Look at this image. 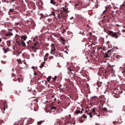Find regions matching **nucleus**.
Instances as JSON below:
<instances>
[{
    "label": "nucleus",
    "mask_w": 125,
    "mask_h": 125,
    "mask_svg": "<svg viewBox=\"0 0 125 125\" xmlns=\"http://www.w3.org/2000/svg\"><path fill=\"white\" fill-rule=\"evenodd\" d=\"M56 12H58L57 17L59 19H65V18L67 17V14L62 12V10H57Z\"/></svg>",
    "instance_id": "obj_1"
},
{
    "label": "nucleus",
    "mask_w": 125,
    "mask_h": 125,
    "mask_svg": "<svg viewBox=\"0 0 125 125\" xmlns=\"http://www.w3.org/2000/svg\"><path fill=\"white\" fill-rule=\"evenodd\" d=\"M109 35H110L113 38H114L116 39H117L118 37H119L118 36L119 32H114L112 31H110V30H108L106 32Z\"/></svg>",
    "instance_id": "obj_2"
},
{
    "label": "nucleus",
    "mask_w": 125,
    "mask_h": 125,
    "mask_svg": "<svg viewBox=\"0 0 125 125\" xmlns=\"http://www.w3.org/2000/svg\"><path fill=\"white\" fill-rule=\"evenodd\" d=\"M51 48L50 52V54H54L55 53L57 54L58 52L56 50L54 44L53 43H52L51 45Z\"/></svg>",
    "instance_id": "obj_3"
},
{
    "label": "nucleus",
    "mask_w": 125,
    "mask_h": 125,
    "mask_svg": "<svg viewBox=\"0 0 125 125\" xmlns=\"http://www.w3.org/2000/svg\"><path fill=\"white\" fill-rule=\"evenodd\" d=\"M97 111L96 108H94L92 110V112L88 113V115H90V117H92L95 114H97V113H96V112H97Z\"/></svg>",
    "instance_id": "obj_4"
},
{
    "label": "nucleus",
    "mask_w": 125,
    "mask_h": 125,
    "mask_svg": "<svg viewBox=\"0 0 125 125\" xmlns=\"http://www.w3.org/2000/svg\"><path fill=\"white\" fill-rule=\"evenodd\" d=\"M27 106H28V108L30 107L31 109H33L34 111H36V109L35 108V107L37 106L36 104H33L31 103H30L28 104L27 105Z\"/></svg>",
    "instance_id": "obj_5"
},
{
    "label": "nucleus",
    "mask_w": 125,
    "mask_h": 125,
    "mask_svg": "<svg viewBox=\"0 0 125 125\" xmlns=\"http://www.w3.org/2000/svg\"><path fill=\"white\" fill-rule=\"evenodd\" d=\"M72 64H71L69 65V66H68L67 67L68 70V71H73V72H71L73 74L74 73V70H73V67L72 66Z\"/></svg>",
    "instance_id": "obj_6"
},
{
    "label": "nucleus",
    "mask_w": 125,
    "mask_h": 125,
    "mask_svg": "<svg viewBox=\"0 0 125 125\" xmlns=\"http://www.w3.org/2000/svg\"><path fill=\"white\" fill-rule=\"evenodd\" d=\"M86 118V116L84 115H83L79 118V120L80 121V123L83 122L84 119Z\"/></svg>",
    "instance_id": "obj_7"
},
{
    "label": "nucleus",
    "mask_w": 125,
    "mask_h": 125,
    "mask_svg": "<svg viewBox=\"0 0 125 125\" xmlns=\"http://www.w3.org/2000/svg\"><path fill=\"white\" fill-rule=\"evenodd\" d=\"M57 11V10H56L54 12H52L51 13V15L54 16V18H56V17H57L58 12H56Z\"/></svg>",
    "instance_id": "obj_8"
},
{
    "label": "nucleus",
    "mask_w": 125,
    "mask_h": 125,
    "mask_svg": "<svg viewBox=\"0 0 125 125\" xmlns=\"http://www.w3.org/2000/svg\"><path fill=\"white\" fill-rule=\"evenodd\" d=\"M67 8V7H66L65 6V8L63 7V11H62L67 13V11L68 10V8Z\"/></svg>",
    "instance_id": "obj_9"
},
{
    "label": "nucleus",
    "mask_w": 125,
    "mask_h": 125,
    "mask_svg": "<svg viewBox=\"0 0 125 125\" xmlns=\"http://www.w3.org/2000/svg\"><path fill=\"white\" fill-rule=\"evenodd\" d=\"M31 42V41H29L27 42V43L28 44L27 46L28 47H31L32 49H34L35 50H36V49L34 47V46H31L30 45V43Z\"/></svg>",
    "instance_id": "obj_10"
},
{
    "label": "nucleus",
    "mask_w": 125,
    "mask_h": 125,
    "mask_svg": "<svg viewBox=\"0 0 125 125\" xmlns=\"http://www.w3.org/2000/svg\"><path fill=\"white\" fill-rule=\"evenodd\" d=\"M21 39H22V41H23V40L24 41H25L26 40V39H27V38L26 35H24V36H21Z\"/></svg>",
    "instance_id": "obj_11"
},
{
    "label": "nucleus",
    "mask_w": 125,
    "mask_h": 125,
    "mask_svg": "<svg viewBox=\"0 0 125 125\" xmlns=\"http://www.w3.org/2000/svg\"><path fill=\"white\" fill-rule=\"evenodd\" d=\"M111 54L108 53H106L104 55V57L105 58H110L111 56Z\"/></svg>",
    "instance_id": "obj_12"
},
{
    "label": "nucleus",
    "mask_w": 125,
    "mask_h": 125,
    "mask_svg": "<svg viewBox=\"0 0 125 125\" xmlns=\"http://www.w3.org/2000/svg\"><path fill=\"white\" fill-rule=\"evenodd\" d=\"M124 3L122 5L120 6V9L121 10L122 9H124L125 8V5L124 4Z\"/></svg>",
    "instance_id": "obj_13"
},
{
    "label": "nucleus",
    "mask_w": 125,
    "mask_h": 125,
    "mask_svg": "<svg viewBox=\"0 0 125 125\" xmlns=\"http://www.w3.org/2000/svg\"><path fill=\"white\" fill-rule=\"evenodd\" d=\"M50 3L54 5L56 4V2L53 0H51Z\"/></svg>",
    "instance_id": "obj_14"
},
{
    "label": "nucleus",
    "mask_w": 125,
    "mask_h": 125,
    "mask_svg": "<svg viewBox=\"0 0 125 125\" xmlns=\"http://www.w3.org/2000/svg\"><path fill=\"white\" fill-rule=\"evenodd\" d=\"M43 121H38L37 122V124L38 125H40L43 122Z\"/></svg>",
    "instance_id": "obj_15"
},
{
    "label": "nucleus",
    "mask_w": 125,
    "mask_h": 125,
    "mask_svg": "<svg viewBox=\"0 0 125 125\" xmlns=\"http://www.w3.org/2000/svg\"><path fill=\"white\" fill-rule=\"evenodd\" d=\"M51 79V76H49L47 79V82H50V80Z\"/></svg>",
    "instance_id": "obj_16"
},
{
    "label": "nucleus",
    "mask_w": 125,
    "mask_h": 125,
    "mask_svg": "<svg viewBox=\"0 0 125 125\" xmlns=\"http://www.w3.org/2000/svg\"><path fill=\"white\" fill-rule=\"evenodd\" d=\"M101 109H102V110L104 112H107V108H106L105 107L103 109H102V108Z\"/></svg>",
    "instance_id": "obj_17"
},
{
    "label": "nucleus",
    "mask_w": 125,
    "mask_h": 125,
    "mask_svg": "<svg viewBox=\"0 0 125 125\" xmlns=\"http://www.w3.org/2000/svg\"><path fill=\"white\" fill-rule=\"evenodd\" d=\"M21 42L23 46H25V42L23 41H22V40H21Z\"/></svg>",
    "instance_id": "obj_18"
},
{
    "label": "nucleus",
    "mask_w": 125,
    "mask_h": 125,
    "mask_svg": "<svg viewBox=\"0 0 125 125\" xmlns=\"http://www.w3.org/2000/svg\"><path fill=\"white\" fill-rule=\"evenodd\" d=\"M56 108V107H54L53 106H52L50 107V109L51 110H54Z\"/></svg>",
    "instance_id": "obj_19"
},
{
    "label": "nucleus",
    "mask_w": 125,
    "mask_h": 125,
    "mask_svg": "<svg viewBox=\"0 0 125 125\" xmlns=\"http://www.w3.org/2000/svg\"><path fill=\"white\" fill-rule=\"evenodd\" d=\"M17 80H18L19 82H22V80L20 78H17Z\"/></svg>",
    "instance_id": "obj_20"
},
{
    "label": "nucleus",
    "mask_w": 125,
    "mask_h": 125,
    "mask_svg": "<svg viewBox=\"0 0 125 125\" xmlns=\"http://www.w3.org/2000/svg\"><path fill=\"white\" fill-rule=\"evenodd\" d=\"M112 50L111 49L110 50H109L107 51V53H109V54H111V52H112Z\"/></svg>",
    "instance_id": "obj_21"
},
{
    "label": "nucleus",
    "mask_w": 125,
    "mask_h": 125,
    "mask_svg": "<svg viewBox=\"0 0 125 125\" xmlns=\"http://www.w3.org/2000/svg\"><path fill=\"white\" fill-rule=\"evenodd\" d=\"M80 111L79 110H78L77 111H76L75 112V113L76 114H78L80 113Z\"/></svg>",
    "instance_id": "obj_22"
},
{
    "label": "nucleus",
    "mask_w": 125,
    "mask_h": 125,
    "mask_svg": "<svg viewBox=\"0 0 125 125\" xmlns=\"http://www.w3.org/2000/svg\"><path fill=\"white\" fill-rule=\"evenodd\" d=\"M17 62L19 63L20 64V63H22V62L21 61V60L20 59H19L18 60H17Z\"/></svg>",
    "instance_id": "obj_23"
},
{
    "label": "nucleus",
    "mask_w": 125,
    "mask_h": 125,
    "mask_svg": "<svg viewBox=\"0 0 125 125\" xmlns=\"http://www.w3.org/2000/svg\"><path fill=\"white\" fill-rule=\"evenodd\" d=\"M40 15L41 16V17L42 18H43L45 17H44V16L42 14L40 13Z\"/></svg>",
    "instance_id": "obj_24"
},
{
    "label": "nucleus",
    "mask_w": 125,
    "mask_h": 125,
    "mask_svg": "<svg viewBox=\"0 0 125 125\" xmlns=\"http://www.w3.org/2000/svg\"><path fill=\"white\" fill-rule=\"evenodd\" d=\"M57 78V77L55 76L54 78H52V79H53V81H55L56 79V78Z\"/></svg>",
    "instance_id": "obj_25"
},
{
    "label": "nucleus",
    "mask_w": 125,
    "mask_h": 125,
    "mask_svg": "<svg viewBox=\"0 0 125 125\" xmlns=\"http://www.w3.org/2000/svg\"><path fill=\"white\" fill-rule=\"evenodd\" d=\"M49 54L48 53H46V54L45 56V58H46V59H47V57H48L49 56Z\"/></svg>",
    "instance_id": "obj_26"
},
{
    "label": "nucleus",
    "mask_w": 125,
    "mask_h": 125,
    "mask_svg": "<svg viewBox=\"0 0 125 125\" xmlns=\"http://www.w3.org/2000/svg\"><path fill=\"white\" fill-rule=\"evenodd\" d=\"M7 44L8 45H10V41H7Z\"/></svg>",
    "instance_id": "obj_27"
},
{
    "label": "nucleus",
    "mask_w": 125,
    "mask_h": 125,
    "mask_svg": "<svg viewBox=\"0 0 125 125\" xmlns=\"http://www.w3.org/2000/svg\"><path fill=\"white\" fill-rule=\"evenodd\" d=\"M44 63H42L41 65L40 66V68H42L44 66Z\"/></svg>",
    "instance_id": "obj_28"
},
{
    "label": "nucleus",
    "mask_w": 125,
    "mask_h": 125,
    "mask_svg": "<svg viewBox=\"0 0 125 125\" xmlns=\"http://www.w3.org/2000/svg\"><path fill=\"white\" fill-rule=\"evenodd\" d=\"M8 33L10 36L13 35V34L12 32H11L9 31L8 32Z\"/></svg>",
    "instance_id": "obj_29"
},
{
    "label": "nucleus",
    "mask_w": 125,
    "mask_h": 125,
    "mask_svg": "<svg viewBox=\"0 0 125 125\" xmlns=\"http://www.w3.org/2000/svg\"><path fill=\"white\" fill-rule=\"evenodd\" d=\"M118 122L115 121H114L113 122V123L114 124V125H115L116 124L118 123Z\"/></svg>",
    "instance_id": "obj_30"
},
{
    "label": "nucleus",
    "mask_w": 125,
    "mask_h": 125,
    "mask_svg": "<svg viewBox=\"0 0 125 125\" xmlns=\"http://www.w3.org/2000/svg\"><path fill=\"white\" fill-rule=\"evenodd\" d=\"M49 58L50 60H51L52 59H53V56H51L49 57Z\"/></svg>",
    "instance_id": "obj_31"
},
{
    "label": "nucleus",
    "mask_w": 125,
    "mask_h": 125,
    "mask_svg": "<svg viewBox=\"0 0 125 125\" xmlns=\"http://www.w3.org/2000/svg\"><path fill=\"white\" fill-rule=\"evenodd\" d=\"M61 41H62L63 42H65V39H63L62 38L61 39Z\"/></svg>",
    "instance_id": "obj_32"
},
{
    "label": "nucleus",
    "mask_w": 125,
    "mask_h": 125,
    "mask_svg": "<svg viewBox=\"0 0 125 125\" xmlns=\"http://www.w3.org/2000/svg\"><path fill=\"white\" fill-rule=\"evenodd\" d=\"M107 9H106V10H105L103 12V14H104L107 11Z\"/></svg>",
    "instance_id": "obj_33"
},
{
    "label": "nucleus",
    "mask_w": 125,
    "mask_h": 125,
    "mask_svg": "<svg viewBox=\"0 0 125 125\" xmlns=\"http://www.w3.org/2000/svg\"><path fill=\"white\" fill-rule=\"evenodd\" d=\"M122 73L123 74H125V68L124 69V70L122 72Z\"/></svg>",
    "instance_id": "obj_34"
},
{
    "label": "nucleus",
    "mask_w": 125,
    "mask_h": 125,
    "mask_svg": "<svg viewBox=\"0 0 125 125\" xmlns=\"http://www.w3.org/2000/svg\"><path fill=\"white\" fill-rule=\"evenodd\" d=\"M93 98L94 99H98V97L97 96H94L93 97Z\"/></svg>",
    "instance_id": "obj_35"
},
{
    "label": "nucleus",
    "mask_w": 125,
    "mask_h": 125,
    "mask_svg": "<svg viewBox=\"0 0 125 125\" xmlns=\"http://www.w3.org/2000/svg\"><path fill=\"white\" fill-rule=\"evenodd\" d=\"M105 9H106L105 10H106V9H107V11L108 10V9L109 8V6L105 7Z\"/></svg>",
    "instance_id": "obj_36"
},
{
    "label": "nucleus",
    "mask_w": 125,
    "mask_h": 125,
    "mask_svg": "<svg viewBox=\"0 0 125 125\" xmlns=\"http://www.w3.org/2000/svg\"><path fill=\"white\" fill-rule=\"evenodd\" d=\"M59 90H60V92H63V90L62 88H60L59 89Z\"/></svg>",
    "instance_id": "obj_37"
},
{
    "label": "nucleus",
    "mask_w": 125,
    "mask_h": 125,
    "mask_svg": "<svg viewBox=\"0 0 125 125\" xmlns=\"http://www.w3.org/2000/svg\"><path fill=\"white\" fill-rule=\"evenodd\" d=\"M6 36H10L8 33H7L6 34Z\"/></svg>",
    "instance_id": "obj_38"
},
{
    "label": "nucleus",
    "mask_w": 125,
    "mask_h": 125,
    "mask_svg": "<svg viewBox=\"0 0 125 125\" xmlns=\"http://www.w3.org/2000/svg\"><path fill=\"white\" fill-rule=\"evenodd\" d=\"M13 11V10L11 9H10L9 10V11L11 12H12Z\"/></svg>",
    "instance_id": "obj_39"
},
{
    "label": "nucleus",
    "mask_w": 125,
    "mask_h": 125,
    "mask_svg": "<svg viewBox=\"0 0 125 125\" xmlns=\"http://www.w3.org/2000/svg\"><path fill=\"white\" fill-rule=\"evenodd\" d=\"M16 0H11L10 1V2H13L14 1H16Z\"/></svg>",
    "instance_id": "obj_40"
},
{
    "label": "nucleus",
    "mask_w": 125,
    "mask_h": 125,
    "mask_svg": "<svg viewBox=\"0 0 125 125\" xmlns=\"http://www.w3.org/2000/svg\"><path fill=\"white\" fill-rule=\"evenodd\" d=\"M119 56L120 55H117L116 56V57L117 58H119Z\"/></svg>",
    "instance_id": "obj_41"
},
{
    "label": "nucleus",
    "mask_w": 125,
    "mask_h": 125,
    "mask_svg": "<svg viewBox=\"0 0 125 125\" xmlns=\"http://www.w3.org/2000/svg\"><path fill=\"white\" fill-rule=\"evenodd\" d=\"M122 31L123 33L125 32V29H123L122 30Z\"/></svg>",
    "instance_id": "obj_42"
},
{
    "label": "nucleus",
    "mask_w": 125,
    "mask_h": 125,
    "mask_svg": "<svg viewBox=\"0 0 125 125\" xmlns=\"http://www.w3.org/2000/svg\"><path fill=\"white\" fill-rule=\"evenodd\" d=\"M123 111H125V107H123Z\"/></svg>",
    "instance_id": "obj_43"
},
{
    "label": "nucleus",
    "mask_w": 125,
    "mask_h": 125,
    "mask_svg": "<svg viewBox=\"0 0 125 125\" xmlns=\"http://www.w3.org/2000/svg\"><path fill=\"white\" fill-rule=\"evenodd\" d=\"M17 42L18 43V45H21L20 43L19 42Z\"/></svg>",
    "instance_id": "obj_44"
},
{
    "label": "nucleus",
    "mask_w": 125,
    "mask_h": 125,
    "mask_svg": "<svg viewBox=\"0 0 125 125\" xmlns=\"http://www.w3.org/2000/svg\"><path fill=\"white\" fill-rule=\"evenodd\" d=\"M119 92H120V93H122L123 92L122 90H121V91H119Z\"/></svg>",
    "instance_id": "obj_45"
},
{
    "label": "nucleus",
    "mask_w": 125,
    "mask_h": 125,
    "mask_svg": "<svg viewBox=\"0 0 125 125\" xmlns=\"http://www.w3.org/2000/svg\"><path fill=\"white\" fill-rule=\"evenodd\" d=\"M34 43V46H35L36 45H37V43Z\"/></svg>",
    "instance_id": "obj_46"
},
{
    "label": "nucleus",
    "mask_w": 125,
    "mask_h": 125,
    "mask_svg": "<svg viewBox=\"0 0 125 125\" xmlns=\"http://www.w3.org/2000/svg\"><path fill=\"white\" fill-rule=\"evenodd\" d=\"M74 18L73 17H72L70 19L71 20H73V19Z\"/></svg>",
    "instance_id": "obj_47"
},
{
    "label": "nucleus",
    "mask_w": 125,
    "mask_h": 125,
    "mask_svg": "<svg viewBox=\"0 0 125 125\" xmlns=\"http://www.w3.org/2000/svg\"><path fill=\"white\" fill-rule=\"evenodd\" d=\"M78 69L77 70H76V72H77L78 71V70L79 69V67H77Z\"/></svg>",
    "instance_id": "obj_48"
},
{
    "label": "nucleus",
    "mask_w": 125,
    "mask_h": 125,
    "mask_svg": "<svg viewBox=\"0 0 125 125\" xmlns=\"http://www.w3.org/2000/svg\"><path fill=\"white\" fill-rule=\"evenodd\" d=\"M109 17H110L109 16H108H108L107 15L106 16V17L107 18H110Z\"/></svg>",
    "instance_id": "obj_49"
},
{
    "label": "nucleus",
    "mask_w": 125,
    "mask_h": 125,
    "mask_svg": "<svg viewBox=\"0 0 125 125\" xmlns=\"http://www.w3.org/2000/svg\"><path fill=\"white\" fill-rule=\"evenodd\" d=\"M34 75H37V73H36V72H35V73H34Z\"/></svg>",
    "instance_id": "obj_50"
},
{
    "label": "nucleus",
    "mask_w": 125,
    "mask_h": 125,
    "mask_svg": "<svg viewBox=\"0 0 125 125\" xmlns=\"http://www.w3.org/2000/svg\"><path fill=\"white\" fill-rule=\"evenodd\" d=\"M3 38L4 39H7V38L6 37H4Z\"/></svg>",
    "instance_id": "obj_51"
},
{
    "label": "nucleus",
    "mask_w": 125,
    "mask_h": 125,
    "mask_svg": "<svg viewBox=\"0 0 125 125\" xmlns=\"http://www.w3.org/2000/svg\"><path fill=\"white\" fill-rule=\"evenodd\" d=\"M116 26H120V25H119L118 24H116Z\"/></svg>",
    "instance_id": "obj_52"
},
{
    "label": "nucleus",
    "mask_w": 125,
    "mask_h": 125,
    "mask_svg": "<svg viewBox=\"0 0 125 125\" xmlns=\"http://www.w3.org/2000/svg\"><path fill=\"white\" fill-rule=\"evenodd\" d=\"M19 24V22L17 23H16V24L17 25H18Z\"/></svg>",
    "instance_id": "obj_53"
},
{
    "label": "nucleus",
    "mask_w": 125,
    "mask_h": 125,
    "mask_svg": "<svg viewBox=\"0 0 125 125\" xmlns=\"http://www.w3.org/2000/svg\"><path fill=\"white\" fill-rule=\"evenodd\" d=\"M78 5V4H75V6H77V5Z\"/></svg>",
    "instance_id": "obj_54"
},
{
    "label": "nucleus",
    "mask_w": 125,
    "mask_h": 125,
    "mask_svg": "<svg viewBox=\"0 0 125 125\" xmlns=\"http://www.w3.org/2000/svg\"><path fill=\"white\" fill-rule=\"evenodd\" d=\"M2 41V40L1 39V38H0V42H1V41Z\"/></svg>",
    "instance_id": "obj_55"
},
{
    "label": "nucleus",
    "mask_w": 125,
    "mask_h": 125,
    "mask_svg": "<svg viewBox=\"0 0 125 125\" xmlns=\"http://www.w3.org/2000/svg\"><path fill=\"white\" fill-rule=\"evenodd\" d=\"M62 43L63 44H65V43L63 42H62Z\"/></svg>",
    "instance_id": "obj_56"
},
{
    "label": "nucleus",
    "mask_w": 125,
    "mask_h": 125,
    "mask_svg": "<svg viewBox=\"0 0 125 125\" xmlns=\"http://www.w3.org/2000/svg\"><path fill=\"white\" fill-rule=\"evenodd\" d=\"M105 101H103V103H105Z\"/></svg>",
    "instance_id": "obj_57"
},
{
    "label": "nucleus",
    "mask_w": 125,
    "mask_h": 125,
    "mask_svg": "<svg viewBox=\"0 0 125 125\" xmlns=\"http://www.w3.org/2000/svg\"><path fill=\"white\" fill-rule=\"evenodd\" d=\"M19 55V53H18V54L17 55V56H18Z\"/></svg>",
    "instance_id": "obj_58"
},
{
    "label": "nucleus",
    "mask_w": 125,
    "mask_h": 125,
    "mask_svg": "<svg viewBox=\"0 0 125 125\" xmlns=\"http://www.w3.org/2000/svg\"><path fill=\"white\" fill-rule=\"evenodd\" d=\"M98 115V116H100V115Z\"/></svg>",
    "instance_id": "obj_59"
},
{
    "label": "nucleus",
    "mask_w": 125,
    "mask_h": 125,
    "mask_svg": "<svg viewBox=\"0 0 125 125\" xmlns=\"http://www.w3.org/2000/svg\"><path fill=\"white\" fill-rule=\"evenodd\" d=\"M105 17H105V16H104V17L103 18H105Z\"/></svg>",
    "instance_id": "obj_60"
},
{
    "label": "nucleus",
    "mask_w": 125,
    "mask_h": 125,
    "mask_svg": "<svg viewBox=\"0 0 125 125\" xmlns=\"http://www.w3.org/2000/svg\"><path fill=\"white\" fill-rule=\"evenodd\" d=\"M105 1H106L107 0H104Z\"/></svg>",
    "instance_id": "obj_61"
},
{
    "label": "nucleus",
    "mask_w": 125,
    "mask_h": 125,
    "mask_svg": "<svg viewBox=\"0 0 125 125\" xmlns=\"http://www.w3.org/2000/svg\"><path fill=\"white\" fill-rule=\"evenodd\" d=\"M93 44H94V45H95V44H94L93 43V44H92V45Z\"/></svg>",
    "instance_id": "obj_62"
},
{
    "label": "nucleus",
    "mask_w": 125,
    "mask_h": 125,
    "mask_svg": "<svg viewBox=\"0 0 125 125\" xmlns=\"http://www.w3.org/2000/svg\"><path fill=\"white\" fill-rule=\"evenodd\" d=\"M4 52H6V51H5H5H4Z\"/></svg>",
    "instance_id": "obj_63"
},
{
    "label": "nucleus",
    "mask_w": 125,
    "mask_h": 125,
    "mask_svg": "<svg viewBox=\"0 0 125 125\" xmlns=\"http://www.w3.org/2000/svg\"><path fill=\"white\" fill-rule=\"evenodd\" d=\"M3 109H4V110H5V108H4Z\"/></svg>",
    "instance_id": "obj_64"
}]
</instances>
